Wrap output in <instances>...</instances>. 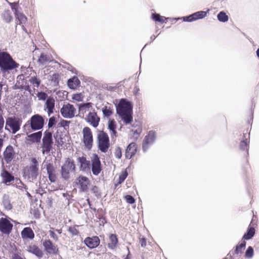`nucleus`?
Instances as JSON below:
<instances>
[{
  "instance_id": "f257e3e1",
  "label": "nucleus",
  "mask_w": 259,
  "mask_h": 259,
  "mask_svg": "<svg viewBox=\"0 0 259 259\" xmlns=\"http://www.w3.org/2000/svg\"><path fill=\"white\" fill-rule=\"evenodd\" d=\"M116 111L124 124H130L133 121V107L130 102L124 99H121Z\"/></svg>"
},
{
  "instance_id": "f03ea898",
  "label": "nucleus",
  "mask_w": 259,
  "mask_h": 259,
  "mask_svg": "<svg viewBox=\"0 0 259 259\" xmlns=\"http://www.w3.org/2000/svg\"><path fill=\"white\" fill-rule=\"evenodd\" d=\"M19 67L10 55L6 52L0 53V68L2 71L12 70Z\"/></svg>"
},
{
  "instance_id": "7ed1b4c3",
  "label": "nucleus",
  "mask_w": 259,
  "mask_h": 259,
  "mask_svg": "<svg viewBox=\"0 0 259 259\" xmlns=\"http://www.w3.org/2000/svg\"><path fill=\"white\" fill-rule=\"evenodd\" d=\"M31 164L23 169V176L30 181L35 180L39 174V163L35 158L30 159Z\"/></svg>"
},
{
  "instance_id": "20e7f679",
  "label": "nucleus",
  "mask_w": 259,
  "mask_h": 259,
  "mask_svg": "<svg viewBox=\"0 0 259 259\" xmlns=\"http://www.w3.org/2000/svg\"><path fill=\"white\" fill-rule=\"evenodd\" d=\"M97 141L98 149L101 152H107L110 147V140L108 134L103 131H99L97 134Z\"/></svg>"
},
{
  "instance_id": "39448f33",
  "label": "nucleus",
  "mask_w": 259,
  "mask_h": 259,
  "mask_svg": "<svg viewBox=\"0 0 259 259\" xmlns=\"http://www.w3.org/2000/svg\"><path fill=\"white\" fill-rule=\"evenodd\" d=\"M76 166L74 161L70 158L66 159L64 163L61 167V175L64 180H68L70 178V173L75 171Z\"/></svg>"
},
{
  "instance_id": "423d86ee",
  "label": "nucleus",
  "mask_w": 259,
  "mask_h": 259,
  "mask_svg": "<svg viewBox=\"0 0 259 259\" xmlns=\"http://www.w3.org/2000/svg\"><path fill=\"white\" fill-rule=\"evenodd\" d=\"M44 123L45 120L42 116L39 114H35L31 117L30 119L24 125V127L29 125L32 131H38L43 127Z\"/></svg>"
},
{
  "instance_id": "0eeeda50",
  "label": "nucleus",
  "mask_w": 259,
  "mask_h": 259,
  "mask_svg": "<svg viewBox=\"0 0 259 259\" xmlns=\"http://www.w3.org/2000/svg\"><path fill=\"white\" fill-rule=\"evenodd\" d=\"M42 152L43 154L49 153L52 149L53 144L52 132L46 130L44 133L42 139Z\"/></svg>"
},
{
  "instance_id": "6e6552de",
  "label": "nucleus",
  "mask_w": 259,
  "mask_h": 259,
  "mask_svg": "<svg viewBox=\"0 0 259 259\" xmlns=\"http://www.w3.org/2000/svg\"><path fill=\"white\" fill-rule=\"evenodd\" d=\"M82 133L83 135L82 142L84 147L90 150L92 148L94 143L93 132L89 127L86 126L83 128Z\"/></svg>"
},
{
  "instance_id": "1a4fd4ad",
  "label": "nucleus",
  "mask_w": 259,
  "mask_h": 259,
  "mask_svg": "<svg viewBox=\"0 0 259 259\" xmlns=\"http://www.w3.org/2000/svg\"><path fill=\"white\" fill-rule=\"evenodd\" d=\"M74 184L80 192H86L88 191L91 185V181L88 177L80 175L75 179Z\"/></svg>"
},
{
  "instance_id": "9d476101",
  "label": "nucleus",
  "mask_w": 259,
  "mask_h": 259,
  "mask_svg": "<svg viewBox=\"0 0 259 259\" xmlns=\"http://www.w3.org/2000/svg\"><path fill=\"white\" fill-rule=\"evenodd\" d=\"M21 123L22 120L19 118L8 117L6 119V129H7V126L10 127L12 133L14 134L20 130ZM7 130L9 129L7 128Z\"/></svg>"
},
{
  "instance_id": "9b49d317",
  "label": "nucleus",
  "mask_w": 259,
  "mask_h": 259,
  "mask_svg": "<svg viewBox=\"0 0 259 259\" xmlns=\"http://www.w3.org/2000/svg\"><path fill=\"white\" fill-rule=\"evenodd\" d=\"M13 228V225L6 218H0V232L6 235H9Z\"/></svg>"
},
{
  "instance_id": "f8f14e48",
  "label": "nucleus",
  "mask_w": 259,
  "mask_h": 259,
  "mask_svg": "<svg viewBox=\"0 0 259 259\" xmlns=\"http://www.w3.org/2000/svg\"><path fill=\"white\" fill-rule=\"evenodd\" d=\"M156 133L154 131H150L148 134L145 137L143 143L142 148L144 151L146 152L155 141Z\"/></svg>"
},
{
  "instance_id": "ddd939ff",
  "label": "nucleus",
  "mask_w": 259,
  "mask_h": 259,
  "mask_svg": "<svg viewBox=\"0 0 259 259\" xmlns=\"http://www.w3.org/2000/svg\"><path fill=\"white\" fill-rule=\"evenodd\" d=\"M60 112L63 117L71 118L75 116L76 109L73 105L67 103L63 105L61 108Z\"/></svg>"
},
{
  "instance_id": "4468645a",
  "label": "nucleus",
  "mask_w": 259,
  "mask_h": 259,
  "mask_svg": "<svg viewBox=\"0 0 259 259\" xmlns=\"http://www.w3.org/2000/svg\"><path fill=\"white\" fill-rule=\"evenodd\" d=\"M92 170L93 174L95 175H98L102 170L101 163L99 157L97 154H94L91 158Z\"/></svg>"
},
{
  "instance_id": "2eb2a0df",
  "label": "nucleus",
  "mask_w": 259,
  "mask_h": 259,
  "mask_svg": "<svg viewBox=\"0 0 259 259\" xmlns=\"http://www.w3.org/2000/svg\"><path fill=\"white\" fill-rule=\"evenodd\" d=\"M85 120L94 127H97L100 121V118L94 109L93 112L90 111L85 118Z\"/></svg>"
},
{
  "instance_id": "dca6fc26",
  "label": "nucleus",
  "mask_w": 259,
  "mask_h": 259,
  "mask_svg": "<svg viewBox=\"0 0 259 259\" xmlns=\"http://www.w3.org/2000/svg\"><path fill=\"white\" fill-rule=\"evenodd\" d=\"M15 157L14 148L11 145L8 146L3 153L4 159L7 164H9Z\"/></svg>"
},
{
  "instance_id": "f3484780",
  "label": "nucleus",
  "mask_w": 259,
  "mask_h": 259,
  "mask_svg": "<svg viewBox=\"0 0 259 259\" xmlns=\"http://www.w3.org/2000/svg\"><path fill=\"white\" fill-rule=\"evenodd\" d=\"M31 131L26 132V134L27 135L26 137V141L28 144L37 143L40 141L42 137V132L39 131L30 135H28V133Z\"/></svg>"
},
{
  "instance_id": "a211bd4d",
  "label": "nucleus",
  "mask_w": 259,
  "mask_h": 259,
  "mask_svg": "<svg viewBox=\"0 0 259 259\" xmlns=\"http://www.w3.org/2000/svg\"><path fill=\"white\" fill-rule=\"evenodd\" d=\"M45 249L50 254H57L59 252V249L57 245H55L50 239L45 240L43 242Z\"/></svg>"
},
{
  "instance_id": "6ab92c4d",
  "label": "nucleus",
  "mask_w": 259,
  "mask_h": 259,
  "mask_svg": "<svg viewBox=\"0 0 259 259\" xmlns=\"http://www.w3.org/2000/svg\"><path fill=\"white\" fill-rule=\"evenodd\" d=\"M206 15V12L205 11H198L188 16L183 17L182 18L184 21L192 22L200 19H202Z\"/></svg>"
},
{
  "instance_id": "aec40b11",
  "label": "nucleus",
  "mask_w": 259,
  "mask_h": 259,
  "mask_svg": "<svg viewBox=\"0 0 259 259\" xmlns=\"http://www.w3.org/2000/svg\"><path fill=\"white\" fill-rule=\"evenodd\" d=\"M138 150L137 144L135 142L131 143L126 147L125 152V157L126 159H130L134 157Z\"/></svg>"
},
{
  "instance_id": "412c9836",
  "label": "nucleus",
  "mask_w": 259,
  "mask_h": 259,
  "mask_svg": "<svg viewBox=\"0 0 259 259\" xmlns=\"http://www.w3.org/2000/svg\"><path fill=\"white\" fill-rule=\"evenodd\" d=\"M46 169L49 181L52 183L55 182L57 179L55 167L52 163H49L46 165Z\"/></svg>"
},
{
  "instance_id": "4be33fe9",
  "label": "nucleus",
  "mask_w": 259,
  "mask_h": 259,
  "mask_svg": "<svg viewBox=\"0 0 259 259\" xmlns=\"http://www.w3.org/2000/svg\"><path fill=\"white\" fill-rule=\"evenodd\" d=\"M18 79L15 85V89L30 91V88L26 79L21 78V76H18Z\"/></svg>"
},
{
  "instance_id": "5701e85b",
  "label": "nucleus",
  "mask_w": 259,
  "mask_h": 259,
  "mask_svg": "<svg viewBox=\"0 0 259 259\" xmlns=\"http://www.w3.org/2000/svg\"><path fill=\"white\" fill-rule=\"evenodd\" d=\"M84 242L85 245L90 248H94L98 246L100 243V239L98 236H94L93 237H87Z\"/></svg>"
},
{
  "instance_id": "b1692460",
  "label": "nucleus",
  "mask_w": 259,
  "mask_h": 259,
  "mask_svg": "<svg viewBox=\"0 0 259 259\" xmlns=\"http://www.w3.org/2000/svg\"><path fill=\"white\" fill-rule=\"evenodd\" d=\"M243 139L241 141L239 145L240 149L242 150L248 151L250 134L248 130L246 133H243Z\"/></svg>"
},
{
  "instance_id": "393cba45",
  "label": "nucleus",
  "mask_w": 259,
  "mask_h": 259,
  "mask_svg": "<svg viewBox=\"0 0 259 259\" xmlns=\"http://www.w3.org/2000/svg\"><path fill=\"white\" fill-rule=\"evenodd\" d=\"M27 251L36 255L38 258L43 256L44 253L38 246L34 244H30L27 246Z\"/></svg>"
},
{
  "instance_id": "a878e982",
  "label": "nucleus",
  "mask_w": 259,
  "mask_h": 259,
  "mask_svg": "<svg viewBox=\"0 0 259 259\" xmlns=\"http://www.w3.org/2000/svg\"><path fill=\"white\" fill-rule=\"evenodd\" d=\"M55 100L52 97L47 98L45 104V110H47L48 115L53 113L55 109Z\"/></svg>"
},
{
  "instance_id": "bb28decb",
  "label": "nucleus",
  "mask_w": 259,
  "mask_h": 259,
  "mask_svg": "<svg viewBox=\"0 0 259 259\" xmlns=\"http://www.w3.org/2000/svg\"><path fill=\"white\" fill-rule=\"evenodd\" d=\"M77 160L80 164L79 168L80 170L85 171L90 168V161L88 160L85 157H79Z\"/></svg>"
},
{
  "instance_id": "cd10ccee",
  "label": "nucleus",
  "mask_w": 259,
  "mask_h": 259,
  "mask_svg": "<svg viewBox=\"0 0 259 259\" xmlns=\"http://www.w3.org/2000/svg\"><path fill=\"white\" fill-rule=\"evenodd\" d=\"M118 243V239L115 234H111L109 236V242L108 247L111 249H115Z\"/></svg>"
},
{
  "instance_id": "c85d7f7f",
  "label": "nucleus",
  "mask_w": 259,
  "mask_h": 259,
  "mask_svg": "<svg viewBox=\"0 0 259 259\" xmlns=\"http://www.w3.org/2000/svg\"><path fill=\"white\" fill-rule=\"evenodd\" d=\"M21 237L23 239H33L34 238V233L30 227H26L21 233Z\"/></svg>"
},
{
  "instance_id": "c756f323",
  "label": "nucleus",
  "mask_w": 259,
  "mask_h": 259,
  "mask_svg": "<svg viewBox=\"0 0 259 259\" xmlns=\"http://www.w3.org/2000/svg\"><path fill=\"white\" fill-rule=\"evenodd\" d=\"M246 246V242L245 240L242 241L241 243H238L235 247L234 250L230 251V253L232 254L233 255L242 253Z\"/></svg>"
},
{
  "instance_id": "7c9ffc66",
  "label": "nucleus",
  "mask_w": 259,
  "mask_h": 259,
  "mask_svg": "<svg viewBox=\"0 0 259 259\" xmlns=\"http://www.w3.org/2000/svg\"><path fill=\"white\" fill-rule=\"evenodd\" d=\"M93 105L91 102L80 104L79 105L78 110L79 113L82 114L83 116L87 112H89L90 110L92 109Z\"/></svg>"
},
{
  "instance_id": "2f4dec72",
  "label": "nucleus",
  "mask_w": 259,
  "mask_h": 259,
  "mask_svg": "<svg viewBox=\"0 0 259 259\" xmlns=\"http://www.w3.org/2000/svg\"><path fill=\"white\" fill-rule=\"evenodd\" d=\"M1 176L2 178L3 182L5 184L10 183L14 180V177L5 169H4L2 171Z\"/></svg>"
},
{
  "instance_id": "473e14b6",
  "label": "nucleus",
  "mask_w": 259,
  "mask_h": 259,
  "mask_svg": "<svg viewBox=\"0 0 259 259\" xmlns=\"http://www.w3.org/2000/svg\"><path fill=\"white\" fill-rule=\"evenodd\" d=\"M68 86L70 89H75L80 84V80L77 77L74 76L67 81Z\"/></svg>"
},
{
  "instance_id": "72a5a7b5",
  "label": "nucleus",
  "mask_w": 259,
  "mask_h": 259,
  "mask_svg": "<svg viewBox=\"0 0 259 259\" xmlns=\"http://www.w3.org/2000/svg\"><path fill=\"white\" fill-rule=\"evenodd\" d=\"M108 129L111 132L110 135L111 137L116 136V122L115 121L114 119H110L108 121Z\"/></svg>"
},
{
  "instance_id": "f704fd0d",
  "label": "nucleus",
  "mask_w": 259,
  "mask_h": 259,
  "mask_svg": "<svg viewBox=\"0 0 259 259\" xmlns=\"http://www.w3.org/2000/svg\"><path fill=\"white\" fill-rule=\"evenodd\" d=\"M255 234V229L253 226H249L247 232L244 234L243 239L244 240H249L251 239Z\"/></svg>"
},
{
  "instance_id": "c9c22d12",
  "label": "nucleus",
  "mask_w": 259,
  "mask_h": 259,
  "mask_svg": "<svg viewBox=\"0 0 259 259\" xmlns=\"http://www.w3.org/2000/svg\"><path fill=\"white\" fill-rule=\"evenodd\" d=\"M102 111L104 116L109 117L113 113V106H105L102 108Z\"/></svg>"
},
{
  "instance_id": "e433bc0d",
  "label": "nucleus",
  "mask_w": 259,
  "mask_h": 259,
  "mask_svg": "<svg viewBox=\"0 0 259 259\" xmlns=\"http://www.w3.org/2000/svg\"><path fill=\"white\" fill-rule=\"evenodd\" d=\"M29 81L33 85L34 88H38L40 84L41 81L36 75L32 76L29 79Z\"/></svg>"
},
{
  "instance_id": "4c0bfd02",
  "label": "nucleus",
  "mask_w": 259,
  "mask_h": 259,
  "mask_svg": "<svg viewBox=\"0 0 259 259\" xmlns=\"http://www.w3.org/2000/svg\"><path fill=\"white\" fill-rule=\"evenodd\" d=\"M3 18L7 23H9L12 21L13 17L9 10H6L4 12L3 14Z\"/></svg>"
},
{
  "instance_id": "58836bf2",
  "label": "nucleus",
  "mask_w": 259,
  "mask_h": 259,
  "mask_svg": "<svg viewBox=\"0 0 259 259\" xmlns=\"http://www.w3.org/2000/svg\"><path fill=\"white\" fill-rule=\"evenodd\" d=\"M152 18L154 21L159 22L161 23L165 22V20L167 19V18H165L164 17L161 16L159 14L156 13L152 14Z\"/></svg>"
},
{
  "instance_id": "ea45409f",
  "label": "nucleus",
  "mask_w": 259,
  "mask_h": 259,
  "mask_svg": "<svg viewBox=\"0 0 259 259\" xmlns=\"http://www.w3.org/2000/svg\"><path fill=\"white\" fill-rule=\"evenodd\" d=\"M15 13L19 21V24L25 23L27 21V17L22 13H18L17 10H16Z\"/></svg>"
},
{
  "instance_id": "a19ab883",
  "label": "nucleus",
  "mask_w": 259,
  "mask_h": 259,
  "mask_svg": "<svg viewBox=\"0 0 259 259\" xmlns=\"http://www.w3.org/2000/svg\"><path fill=\"white\" fill-rule=\"evenodd\" d=\"M254 254L253 249L251 246H249L245 253V257L246 258H250L253 257Z\"/></svg>"
},
{
  "instance_id": "79ce46f5",
  "label": "nucleus",
  "mask_w": 259,
  "mask_h": 259,
  "mask_svg": "<svg viewBox=\"0 0 259 259\" xmlns=\"http://www.w3.org/2000/svg\"><path fill=\"white\" fill-rule=\"evenodd\" d=\"M48 61V59L47 55L44 54H41L38 59V62L41 65L45 64Z\"/></svg>"
},
{
  "instance_id": "37998d69",
  "label": "nucleus",
  "mask_w": 259,
  "mask_h": 259,
  "mask_svg": "<svg viewBox=\"0 0 259 259\" xmlns=\"http://www.w3.org/2000/svg\"><path fill=\"white\" fill-rule=\"evenodd\" d=\"M83 95L82 93L75 94L72 95V99L77 102H81L83 99Z\"/></svg>"
},
{
  "instance_id": "c03bdc74",
  "label": "nucleus",
  "mask_w": 259,
  "mask_h": 259,
  "mask_svg": "<svg viewBox=\"0 0 259 259\" xmlns=\"http://www.w3.org/2000/svg\"><path fill=\"white\" fill-rule=\"evenodd\" d=\"M127 175V172L126 171H122L119 176L118 184H120L123 182Z\"/></svg>"
},
{
  "instance_id": "a18cd8bd",
  "label": "nucleus",
  "mask_w": 259,
  "mask_h": 259,
  "mask_svg": "<svg viewBox=\"0 0 259 259\" xmlns=\"http://www.w3.org/2000/svg\"><path fill=\"white\" fill-rule=\"evenodd\" d=\"M218 20L222 22L227 21V15L226 13L224 12H221L218 15Z\"/></svg>"
},
{
  "instance_id": "49530a36",
  "label": "nucleus",
  "mask_w": 259,
  "mask_h": 259,
  "mask_svg": "<svg viewBox=\"0 0 259 259\" xmlns=\"http://www.w3.org/2000/svg\"><path fill=\"white\" fill-rule=\"evenodd\" d=\"M115 156L117 158L120 159L122 157V151L121 148L117 147L115 149Z\"/></svg>"
},
{
  "instance_id": "de8ad7c7",
  "label": "nucleus",
  "mask_w": 259,
  "mask_h": 259,
  "mask_svg": "<svg viewBox=\"0 0 259 259\" xmlns=\"http://www.w3.org/2000/svg\"><path fill=\"white\" fill-rule=\"evenodd\" d=\"M124 198L126 201L129 204H134L135 202V199L131 195H126Z\"/></svg>"
},
{
  "instance_id": "09e8293b",
  "label": "nucleus",
  "mask_w": 259,
  "mask_h": 259,
  "mask_svg": "<svg viewBox=\"0 0 259 259\" xmlns=\"http://www.w3.org/2000/svg\"><path fill=\"white\" fill-rule=\"evenodd\" d=\"M70 123V121L62 120L60 122V124L61 126L65 128H67L69 127Z\"/></svg>"
},
{
  "instance_id": "8fccbe9b",
  "label": "nucleus",
  "mask_w": 259,
  "mask_h": 259,
  "mask_svg": "<svg viewBox=\"0 0 259 259\" xmlns=\"http://www.w3.org/2000/svg\"><path fill=\"white\" fill-rule=\"evenodd\" d=\"M60 75L59 73H54L52 76V81L55 83H58L59 80Z\"/></svg>"
},
{
  "instance_id": "3c124183",
  "label": "nucleus",
  "mask_w": 259,
  "mask_h": 259,
  "mask_svg": "<svg viewBox=\"0 0 259 259\" xmlns=\"http://www.w3.org/2000/svg\"><path fill=\"white\" fill-rule=\"evenodd\" d=\"M68 231L72 235H77L79 233L78 231L75 228V227H70L69 228Z\"/></svg>"
},
{
  "instance_id": "603ef678",
  "label": "nucleus",
  "mask_w": 259,
  "mask_h": 259,
  "mask_svg": "<svg viewBox=\"0 0 259 259\" xmlns=\"http://www.w3.org/2000/svg\"><path fill=\"white\" fill-rule=\"evenodd\" d=\"M47 97V94L45 92H39L37 94V97L39 100H45Z\"/></svg>"
},
{
  "instance_id": "864d4df0",
  "label": "nucleus",
  "mask_w": 259,
  "mask_h": 259,
  "mask_svg": "<svg viewBox=\"0 0 259 259\" xmlns=\"http://www.w3.org/2000/svg\"><path fill=\"white\" fill-rule=\"evenodd\" d=\"M142 129L141 127H138L135 130H132V132L134 133V135L136 136V138H137L138 137H139L141 133H142Z\"/></svg>"
},
{
  "instance_id": "5fc2aeb1",
  "label": "nucleus",
  "mask_w": 259,
  "mask_h": 259,
  "mask_svg": "<svg viewBox=\"0 0 259 259\" xmlns=\"http://www.w3.org/2000/svg\"><path fill=\"white\" fill-rule=\"evenodd\" d=\"M56 123V118L54 116L51 117L49 120L48 127H52Z\"/></svg>"
},
{
  "instance_id": "6e6d98bb",
  "label": "nucleus",
  "mask_w": 259,
  "mask_h": 259,
  "mask_svg": "<svg viewBox=\"0 0 259 259\" xmlns=\"http://www.w3.org/2000/svg\"><path fill=\"white\" fill-rule=\"evenodd\" d=\"M5 120L3 116L0 113V134L3 132V127L4 126Z\"/></svg>"
},
{
  "instance_id": "4d7b16f0",
  "label": "nucleus",
  "mask_w": 259,
  "mask_h": 259,
  "mask_svg": "<svg viewBox=\"0 0 259 259\" xmlns=\"http://www.w3.org/2000/svg\"><path fill=\"white\" fill-rule=\"evenodd\" d=\"M140 244L142 247H145L147 244L146 239L145 237H142L139 238Z\"/></svg>"
},
{
  "instance_id": "13d9d810",
  "label": "nucleus",
  "mask_w": 259,
  "mask_h": 259,
  "mask_svg": "<svg viewBox=\"0 0 259 259\" xmlns=\"http://www.w3.org/2000/svg\"><path fill=\"white\" fill-rule=\"evenodd\" d=\"M49 234H50L51 237L52 238H53L54 240L57 241L58 240V237L57 235L55 234V233L53 231L50 230L49 231Z\"/></svg>"
},
{
  "instance_id": "bf43d9fd",
  "label": "nucleus",
  "mask_w": 259,
  "mask_h": 259,
  "mask_svg": "<svg viewBox=\"0 0 259 259\" xmlns=\"http://www.w3.org/2000/svg\"><path fill=\"white\" fill-rule=\"evenodd\" d=\"M244 172L246 173L248 169H250V166L249 164V162L248 160H247L244 165Z\"/></svg>"
},
{
  "instance_id": "052dcab7",
  "label": "nucleus",
  "mask_w": 259,
  "mask_h": 259,
  "mask_svg": "<svg viewBox=\"0 0 259 259\" xmlns=\"http://www.w3.org/2000/svg\"><path fill=\"white\" fill-rule=\"evenodd\" d=\"M257 222V218L254 215V214L253 215V218L252 219V220L250 222V224L249 225L250 226H253L254 227V225H256V223Z\"/></svg>"
},
{
  "instance_id": "680f3d73",
  "label": "nucleus",
  "mask_w": 259,
  "mask_h": 259,
  "mask_svg": "<svg viewBox=\"0 0 259 259\" xmlns=\"http://www.w3.org/2000/svg\"><path fill=\"white\" fill-rule=\"evenodd\" d=\"M79 253L83 254L84 252H87V248L85 247H80L78 249Z\"/></svg>"
},
{
  "instance_id": "e2e57ef3",
  "label": "nucleus",
  "mask_w": 259,
  "mask_h": 259,
  "mask_svg": "<svg viewBox=\"0 0 259 259\" xmlns=\"http://www.w3.org/2000/svg\"><path fill=\"white\" fill-rule=\"evenodd\" d=\"M9 4H10V5L11 6V8H12V9H15V10H17V9L15 8V7H16V5H17V4H16V3H9Z\"/></svg>"
},
{
  "instance_id": "0e129e2a",
  "label": "nucleus",
  "mask_w": 259,
  "mask_h": 259,
  "mask_svg": "<svg viewBox=\"0 0 259 259\" xmlns=\"http://www.w3.org/2000/svg\"><path fill=\"white\" fill-rule=\"evenodd\" d=\"M56 231L59 233V234H61L62 233V230L61 229H57L56 230Z\"/></svg>"
},
{
  "instance_id": "69168bd1",
  "label": "nucleus",
  "mask_w": 259,
  "mask_h": 259,
  "mask_svg": "<svg viewBox=\"0 0 259 259\" xmlns=\"http://www.w3.org/2000/svg\"><path fill=\"white\" fill-rule=\"evenodd\" d=\"M256 55L258 58H259V48L256 50Z\"/></svg>"
},
{
  "instance_id": "338daca9",
  "label": "nucleus",
  "mask_w": 259,
  "mask_h": 259,
  "mask_svg": "<svg viewBox=\"0 0 259 259\" xmlns=\"http://www.w3.org/2000/svg\"><path fill=\"white\" fill-rule=\"evenodd\" d=\"M98 189V187L97 186H94L93 188V189L92 190L94 191V192L96 190H97Z\"/></svg>"
},
{
  "instance_id": "774afa93",
  "label": "nucleus",
  "mask_w": 259,
  "mask_h": 259,
  "mask_svg": "<svg viewBox=\"0 0 259 259\" xmlns=\"http://www.w3.org/2000/svg\"><path fill=\"white\" fill-rule=\"evenodd\" d=\"M14 259H22V258L21 257H20V256H17Z\"/></svg>"
}]
</instances>
